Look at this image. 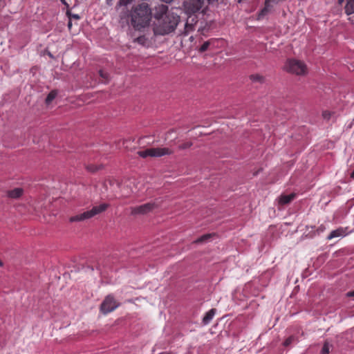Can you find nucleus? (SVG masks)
<instances>
[{
    "instance_id": "nucleus-30",
    "label": "nucleus",
    "mask_w": 354,
    "mask_h": 354,
    "mask_svg": "<svg viewBox=\"0 0 354 354\" xmlns=\"http://www.w3.org/2000/svg\"><path fill=\"white\" fill-rule=\"evenodd\" d=\"M71 26H72V22H71V20L69 19V21L68 23V27L69 29H71Z\"/></svg>"
},
{
    "instance_id": "nucleus-26",
    "label": "nucleus",
    "mask_w": 354,
    "mask_h": 354,
    "mask_svg": "<svg viewBox=\"0 0 354 354\" xmlns=\"http://www.w3.org/2000/svg\"><path fill=\"white\" fill-rule=\"evenodd\" d=\"M68 17H69V19L71 20V19H80V16L77 15V14H71V13H69L68 12H67Z\"/></svg>"
},
{
    "instance_id": "nucleus-22",
    "label": "nucleus",
    "mask_w": 354,
    "mask_h": 354,
    "mask_svg": "<svg viewBox=\"0 0 354 354\" xmlns=\"http://www.w3.org/2000/svg\"><path fill=\"white\" fill-rule=\"evenodd\" d=\"M99 75L106 82L109 81V75L108 73L104 71L103 70H100L99 71Z\"/></svg>"
},
{
    "instance_id": "nucleus-24",
    "label": "nucleus",
    "mask_w": 354,
    "mask_h": 354,
    "mask_svg": "<svg viewBox=\"0 0 354 354\" xmlns=\"http://www.w3.org/2000/svg\"><path fill=\"white\" fill-rule=\"evenodd\" d=\"M330 346L328 343H325L322 349V354H328L329 353Z\"/></svg>"
},
{
    "instance_id": "nucleus-13",
    "label": "nucleus",
    "mask_w": 354,
    "mask_h": 354,
    "mask_svg": "<svg viewBox=\"0 0 354 354\" xmlns=\"http://www.w3.org/2000/svg\"><path fill=\"white\" fill-rule=\"evenodd\" d=\"M344 9L347 15L354 13V0H346Z\"/></svg>"
},
{
    "instance_id": "nucleus-16",
    "label": "nucleus",
    "mask_w": 354,
    "mask_h": 354,
    "mask_svg": "<svg viewBox=\"0 0 354 354\" xmlns=\"http://www.w3.org/2000/svg\"><path fill=\"white\" fill-rule=\"evenodd\" d=\"M212 234H204L203 236H201V237H199L198 239H197L194 243H205V242H207L210 238L212 236Z\"/></svg>"
},
{
    "instance_id": "nucleus-17",
    "label": "nucleus",
    "mask_w": 354,
    "mask_h": 354,
    "mask_svg": "<svg viewBox=\"0 0 354 354\" xmlns=\"http://www.w3.org/2000/svg\"><path fill=\"white\" fill-rule=\"evenodd\" d=\"M250 78L254 82L263 83L264 82V77L259 74L252 75Z\"/></svg>"
},
{
    "instance_id": "nucleus-5",
    "label": "nucleus",
    "mask_w": 354,
    "mask_h": 354,
    "mask_svg": "<svg viewBox=\"0 0 354 354\" xmlns=\"http://www.w3.org/2000/svg\"><path fill=\"white\" fill-rule=\"evenodd\" d=\"M204 3V0H187L183 6L186 12L192 15L198 12L203 7Z\"/></svg>"
},
{
    "instance_id": "nucleus-20",
    "label": "nucleus",
    "mask_w": 354,
    "mask_h": 354,
    "mask_svg": "<svg viewBox=\"0 0 354 354\" xmlns=\"http://www.w3.org/2000/svg\"><path fill=\"white\" fill-rule=\"evenodd\" d=\"M296 342V339L294 336H290L283 342L284 346H289L290 344Z\"/></svg>"
},
{
    "instance_id": "nucleus-1",
    "label": "nucleus",
    "mask_w": 354,
    "mask_h": 354,
    "mask_svg": "<svg viewBox=\"0 0 354 354\" xmlns=\"http://www.w3.org/2000/svg\"><path fill=\"white\" fill-rule=\"evenodd\" d=\"M152 17L151 9L148 4L143 2L136 7L131 14V25L136 30H140L149 24Z\"/></svg>"
},
{
    "instance_id": "nucleus-14",
    "label": "nucleus",
    "mask_w": 354,
    "mask_h": 354,
    "mask_svg": "<svg viewBox=\"0 0 354 354\" xmlns=\"http://www.w3.org/2000/svg\"><path fill=\"white\" fill-rule=\"evenodd\" d=\"M344 236V231L342 228H339L335 230H333L330 234L328 236V239L330 240L333 238L339 237Z\"/></svg>"
},
{
    "instance_id": "nucleus-25",
    "label": "nucleus",
    "mask_w": 354,
    "mask_h": 354,
    "mask_svg": "<svg viewBox=\"0 0 354 354\" xmlns=\"http://www.w3.org/2000/svg\"><path fill=\"white\" fill-rule=\"evenodd\" d=\"M192 145V142H185V143H183V144L179 145L178 148L180 149H185L189 148Z\"/></svg>"
},
{
    "instance_id": "nucleus-10",
    "label": "nucleus",
    "mask_w": 354,
    "mask_h": 354,
    "mask_svg": "<svg viewBox=\"0 0 354 354\" xmlns=\"http://www.w3.org/2000/svg\"><path fill=\"white\" fill-rule=\"evenodd\" d=\"M296 197V194L291 193L290 194H281L277 198V201L279 205H286L292 201Z\"/></svg>"
},
{
    "instance_id": "nucleus-15",
    "label": "nucleus",
    "mask_w": 354,
    "mask_h": 354,
    "mask_svg": "<svg viewBox=\"0 0 354 354\" xmlns=\"http://www.w3.org/2000/svg\"><path fill=\"white\" fill-rule=\"evenodd\" d=\"M57 95V91L56 90H53L51 91L47 95L46 98V104H50L52 101L56 97V96Z\"/></svg>"
},
{
    "instance_id": "nucleus-12",
    "label": "nucleus",
    "mask_w": 354,
    "mask_h": 354,
    "mask_svg": "<svg viewBox=\"0 0 354 354\" xmlns=\"http://www.w3.org/2000/svg\"><path fill=\"white\" fill-rule=\"evenodd\" d=\"M24 193V190L22 188L17 187L12 190H9L7 192V196L13 198L17 199L19 198Z\"/></svg>"
},
{
    "instance_id": "nucleus-31",
    "label": "nucleus",
    "mask_w": 354,
    "mask_h": 354,
    "mask_svg": "<svg viewBox=\"0 0 354 354\" xmlns=\"http://www.w3.org/2000/svg\"><path fill=\"white\" fill-rule=\"evenodd\" d=\"M317 230L319 232H323L324 230V227L322 226H320Z\"/></svg>"
},
{
    "instance_id": "nucleus-33",
    "label": "nucleus",
    "mask_w": 354,
    "mask_h": 354,
    "mask_svg": "<svg viewBox=\"0 0 354 354\" xmlns=\"http://www.w3.org/2000/svg\"><path fill=\"white\" fill-rule=\"evenodd\" d=\"M162 1H165L166 3H171L173 0H162Z\"/></svg>"
},
{
    "instance_id": "nucleus-21",
    "label": "nucleus",
    "mask_w": 354,
    "mask_h": 354,
    "mask_svg": "<svg viewBox=\"0 0 354 354\" xmlns=\"http://www.w3.org/2000/svg\"><path fill=\"white\" fill-rule=\"evenodd\" d=\"M334 114L333 112H331V111H324L322 112V117L324 120H329L332 115Z\"/></svg>"
},
{
    "instance_id": "nucleus-2",
    "label": "nucleus",
    "mask_w": 354,
    "mask_h": 354,
    "mask_svg": "<svg viewBox=\"0 0 354 354\" xmlns=\"http://www.w3.org/2000/svg\"><path fill=\"white\" fill-rule=\"evenodd\" d=\"M179 22V17L174 13L165 16V18L156 22L154 32L156 35H165L173 32Z\"/></svg>"
},
{
    "instance_id": "nucleus-19",
    "label": "nucleus",
    "mask_w": 354,
    "mask_h": 354,
    "mask_svg": "<svg viewBox=\"0 0 354 354\" xmlns=\"http://www.w3.org/2000/svg\"><path fill=\"white\" fill-rule=\"evenodd\" d=\"M212 44V41H211L210 40H208V41H205V42L201 45V46L200 47V48H199V51H200L201 53H203V52L206 51V50L209 48V46H210V44Z\"/></svg>"
},
{
    "instance_id": "nucleus-7",
    "label": "nucleus",
    "mask_w": 354,
    "mask_h": 354,
    "mask_svg": "<svg viewBox=\"0 0 354 354\" xmlns=\"http://www.w3.org/2000/svg\"><path fill=\"white\" fill-rule=\"evenodd\" d=\"M119 306L118 303L112 295H108L101 304L100 309L104 314H107L113 311Z\"/></svg>"
},
{
    "instance_id": "nucleus-11",
    "label": "nucleus",
    "mask_w": 354,
    "mask_h": 354,
    "mask_svg": "<svg viewBox=\"0 0 354 354\" xmlns=\"http://www.w3.org/2000/svg\"><path fill=\"white\" fill-rule=\"evenodd\" d=\"M216 310L215 308H212L205 313L202 319V323L203 325H207L211 322L216 314Z\"/></svg>"
},
{
    "instance_id": "nucleus-23",
    "label": "nucleus",
    "mask_w": 354,
    "mask_h": 354,
    "mask_svg": "<svg viewBox=\"0 0 354 354\" xmlns=\"http://www.w3.org/2000/svg\"><path fill=\"white\" fill-rule=\"evenodd\" d=\"M132 0H119L118 3H117L116 8L119 6H125L130 3H131Z\"/></svg>"
},
{
    "instance_id": "nucleus-36",
    "label": "nucleus",
    "mask_w": 354,
    "mask_h": 354,
    "mask_svg": "<svg viewBox=\"0 0 354 354\" xmlns=\"http://www.w3.org/2000/svg\"><path fill=\"white\" fill-rule=\"evenodd\" d=\"M351 177H354V170H353V172L351 173Z\"/></svg>"
},
{
    "instance_id": "nucleus-35",
    "label": "nucleus",
    "mask_w": 354,
    "mask_h": 354,
    "mask_svg": "<svg viewBox=\"0 0 354 354\" xmlns=\"http://www.w3.org/2000/svg\"><path fill=\"white\" fill-rule=\"evenodd\" d=\"M159 354H170L169 353H167V352H162V353H160Z\"/></svg>"
},
{
    "instance_id": "nucleus-18",
    "label": "nucleus",
    "mask_w": 354,
    "mask_h": 354,
    "mask_svg": "<svg viewBox=\"0 0 354 354\" xmlns=\"http://www.w3.org/2000/svg\"><path fill=\"white\" fill-rule=\"evenodd\" d=\"M151 148L147 149L144 151H138V154L139 156L145 158L148 156L151 157Z\"/></svg>"
},
{
    "instance_id": "nucleus-37",
    "label": "nucleus",
    "mask_w": 354,
    "mask_h": 354,
    "mask_svg": "<svg viewBox=\"0 0 354 354\" xmlns=\"http://www.w3.org/2000/svg\"><path fill=\"white\" fill-rule=\"evenodd\" d=\"M3 262L0 260V266L1 267V266H3Z\"/></svg>"
},
{
    "instance_id": "nucleus-8",
    "label": "nucleus",
    "mask_w": 354,
    "mask_h": 354,
    "mask_svg": "<svg viewBox=\"0 0 354 354\" xmlns=\"http://www.w3.org/2000/svg\"><path fill=\"white\" fill-rule=\"evenodd\" d=\"M152 11V16L158 22L162 19L165 18V16L171 15V13L168 12V6L164 4H158L153 8H151Z\"/></svg>"
},
{
    "instance_id": "nucleus-3",
    "label": "nucleus",
    "mask_w": 354,
    "mask_h": 354,
    "mask_svg": "<svg viewBox=\"0 0 354 354\" xmlns=\"http://www.w3.org/2000/svg\"><path fill=\"white\" fill-rule=\"evenodd\" d=\"M108 207V204L102 203L100 205L94 206L91 210L71 216L69 221L70 222H80L89 219L94 216L104 212Z\"/></svg>"
},
{
    "instance_id": "nucleus-4",
    "label": "nucleus",
    "mask_w": 354,
    "mask_h": 354,
    "mask_svg": "<svg viewBox=\"0 0 354 354\" xmlns=\"http://www.w3.org/2000/svg\"><path fill=\"white\" fill-rule=\"evenodd\" d=\"M286 70L289 73L296 74L297 75H305L307 73L306 65L297 59H290L285 66Z\"/></svg>"
},
{
    "instance_id": "nucleus-29",
    "label": "nucleus",
    "mask_w": 354,
    "mask_h": 354,
    "mask_svg": "<svg viewBox=\"0 0 354 354\" xmlns=\"http://www.w3.org/2000/svg\"><path fill=\"white\" fill-rule=\"evenodd\" d=\"M346 296L349 297H354V290L353 291L348 292Z\"/></svg>"
},
{
    "instance_id": "nucleus-34",
    "label": "nucleus",
    "mask_w": 354,
    "mask_h": 354,
    "mask_svg": "<svg viewBox=\"0 0 354 354\" xmlns=\"http://www.w3.org/2000/svg\"><path fill=\"white\" fill-rule=\"evenodd\" d=\"M259 171H260V169L257 170L256 172L254 173V175L256 176V175L259 174Z\"/></svg>"
},
{
    "instance_id": "nucleus-27",
    "label": "nucleus",
    "mask_w": 354,
    "mask_h": 354,
    "mask_svg": "<svg viewBox=\"0 0 354 354\" xmlns=\"http://www.w3.org/2000/svg\"><path fill=\"white\" fill-rule=\"evenodd\" d=\"M86 168L88 171H90L92 173H94V171L98 169L97 167L94 165H88Z\"/></svg>"
},
{
    "instance_id": "nucleus-28",
    "label": "nucleus",
    "mask_w": 354,
    "mask_h": 354,
    "mask_svg": "<svg viewBox=\"0 0 354 354\" xmlns=\"http://www.w3.org/2000/svg\"><path fill=\"white\" fill-rule=\"evenodd\" d=\"M268 3L267 4L266 3V6H268ZM267 12H268V8H267V7H266V8H264L261 10V13H260V15H266V14L267 13Z\"/></svg>"
},
{
    "instance_id": "nucleus-6",
    "label": "nucleus",
    "mask_w": 354,
    "mask_h": 354,
    "mask_svg": "<svg viewBox=\"0 0 354 354\" xmlns=\"http://www.w3.org/2000/svg\"><path fill=\"white\" fill-rule=\"evenodd\" d=\"M158 205L155 202L147 203L142 205L131 207L130 208L131 214V215H138V214H146L151 211H152L154 208L157 207Z\"/></svg>"
},
{
    "instance_id": "nucleus-9",
    "label": "nucleus",
    "mask_w": 354,
    "mask_h": 354,
    "mask_svg": "<svg viewBox=\"0 0 354 354\" xmlns=\"http://www.w3.org/2000/svg\"><path fill=\"white\" fill-rule=\"evenodd\" d=\"M151 157L160 158L166 155L173 153V151L169 148H151Z\"/></svg>"
},
{
    "instance_id": "nucleus-39",
    "label": "nucleus",
    "mask_w": 354,
    "mask_h": 354,
    "mask_svg": "<svg viewBox=\"0 0 354 354\" xmlns=\"http://www.w3.org/2000/svg\"><path fill=\"white\" fill-rule=\"evenodd\" d=\"M173 132V130H170L168 133Z\"/></svg>"
},
{
    "instance_id": "nucleus-32",
    "label": "nucleus",
    "mask_w": 354,
    "mask_h": 354,
    "mask_svg": "<svg viewBox=\"0 0 354 354\" xmlns=\"http://www.w3.org/2000/svg\"><path fill=\"white\" fill-rule=\"evenodd\" d=\"M344 0H338V3L342 5L344 3Z\"/></svg>"
},
{
    "instance_id": "nucleus-38",
    "label": "nucleus",
    "mask_w": 354,
    "mask_h": 354,
    "mask_svg": "<svg viewBox=\"0 0 354 354\" xmlns=\"http://www.w3.org/2000/svg\"><path fill=\"white\" fill-rule=\"evenodd\" d=\"M271 0H266V3L267 4L268 3H269V1H270Z\"/></svg>"
}]
</instances>
